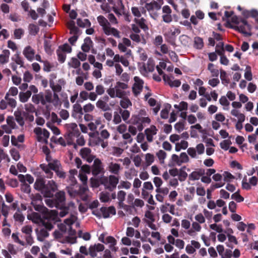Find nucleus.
Wrapping results in <instances>:
<instances>
[{"label": "nucleus", "mask_w": 258, "mask_h": 258, "mask_svg": "<svg viewBox=\"0 0 258 258\" xmlns=\"http://www.w3.org/2000/svg\"><path fill=\"white\" fill-rule=\"evenodd\" d=\"M41 213L42 214V216L38 213L33 212L27 215V218L35 224L45 227L49 230H52L58 219L56 211L50 210L46 213Z\"/></svg>", "instance_id": "1"}, {"label": "nucleus", "mask_w": 258, "mask_h": 258, "mask_svg": "<svg viewBox=\"0 0 258 258\" xmlns=\"http://www.w3.org/2000/svg\"><path fill=\"white\" fill-rule=\"evenodd\" d=\"M34 188L40 191L44 197L52 198L54 192L57 190V185L53 180L47 182L42 177L37 178L34 184Z\"/></svg>", "instance_id": "2"}, {"label": "nucleus", "mask_w": 258, "mask_h": 258, "mask_svg": "<svg viewBox=\"0 0 258 258\" xmlns=\"http://www.w3.org/2000/svg\"><path fill=\"white\" fill-rule=\"evenodd\" d=\"M231 21L235 25H232L228 23L227 25H229L230 28L244 34L245 36H250L251 35L250 32L251 27L246 20L244 19L239 20L236 16H234L231 18Z\"/></svg>", "instance_id": "3"}, {"label": "nucleus", "mask_w": 258, "mask_h": 258, "mask_svg": "<svg viewBox=\"0 0 258 258\" xmlns=\"http://www.w3.org/2000/svg\"><path fill=\"white\" fill-rule=\"evenodd\" d=\"M146 116V111L141 109L137 114L133 115L131 119V123L136 125L140 132L144 129L146 124H150L151 122V119Z\"/></svg>", "instance_id": "4"}, {"label": "nucleus", "mask_w": 258, "mask_h": 258, "mask_svg": "<svg viewBox=\"0 0 258 258\" xmlns=\"http://www.w3.org/2000/svg\"><path fill=\"white\" fill-rule=\"evenodd\" d=\"M100 182L105 189L112 191L116 187L119 182V178L114 175H110L108 177L103 176L100 179Z\"/></svg>", "instance_id": "5"}, {"label": "nucleus", "mask_w": 258, "mask_h": 258, "mask_svg": "<svg viewBox=\"0 0 258 258\" xmlns=\"http://www.w3.org/2000/svg\"><path fill=\"white\" fill-rule=\"evenodd\" d=\"M31 205L33 207L35 210L39 213H45L50 211L45 207L42 202V197L39 194L32 195L31 196Z\"/></svg>", "instance_id": "6"}, {"label": "nucleus", "mask_w": 258, "mask_h": 258, "mask_svg": "<svg viewBox=\"0 0 258 258\" xmlns=\"http://www.w3.org/2000/svg\"><path fill=\"white\" fill-rule=\"evenodd\" d=\"M91 173L94 176L104 174V167L101 160L99 159L96 158L94 159L93 164L91 166Z\"/></svg>", "instance_id": "7"}, {"label": "nucleus", "mask_w": 258, "mask_h": 258, "mask_svg": "<svg viewBox=\"0 0 258 258\" xmlns=\"http://www.w3.org/2000/svg\"><path fill=\"white\" fill-rule=\"evenodd\" d=\"M53 199L57 205V209H61L66 205L65 192L63 191L56 192Z\"/></svg>", "instance_id": "8"}, {"label": "nucleus", "mask_w": 258, "mask_h": 258, "mask_svg": "<svg viewBox=\"0 0 258 258\" xmlns=\"http://www.w3.org/2000/svg\"><path fill=\"white\" fill-rule=\"evenodd\" d=\"M135 84L133 87V92L135 96L138 95L142 91L144 82L140 77H134Z\"/></svg>", "instance_id": "9"}, {"label": "nucleus", "mask_w": 258, "mask_h": 258, "mask_svg": "<svg viewBox=\"0 0 258 258\" xmlns=\"http://www.w3.org/2000/svg\"><path fill=\"white\" fill-rule=\"evenodd\" d=\"M83 114V108L80 104L76 103L73 105L72 112V117L76 119H82Z\"/></svg>", "instance_id": "10"}, {"label": "nucleus", "mask_w": 258, "mask_h": 258, "mask_svg": "<svg viewBox=\"0 0 258 258\" xmlns=\"http://www.w3.org/2000/svg\"><path fill=\"white\" fill-rule=\"evenodd\" d=\"M163 21L166 23H170L172 21L171 16L172 10L169 6H164L162 8Z\"/></svg>", "instance_id": "11"}, {"label": "nucleus", "mask_w": 258, "mask_h": 258, "mask_svg": "<svg viewBox=\"0 0 258 258\" xmlns=\"http://www.w3.org/2000/svg\"><path fill=\"white\" fill-rule=\"evenodd\" d=\"M105 247L104 245L101 243L95 244L91 245L89 248V253L90 256L92 257H95L97 256V252H101L104 250Z\"/></svg>", "instance_id": "12"}, {"label": "nucleus", "mask_w": 258, "mask_h": 258, "mask_svg": "<svg viewBox=\"0 0 258 258\" xmlns=\"http://www.w3.org/2000/svg\"><path fill=\"white\" fill-rule=\"evenodd\" d=\"M213 36L216 42L215 48H233L232 45L229 44L226 45L224 47V42L222 41V36L220 34L213 32Z\"/></svg>", "instance_id": "13"}, {"label": "nucleus", "mask_w": 258, "mask_h": 258, "mask_svg": "<svg viewBox=\"0 0 258 258\" xmlns=\"http://www.w3.org/2000/svg\"><path fill=\"white\" fill-rule=\"evenodd\" d=\"M67 127L69 132V136L78 137L80 136V133L76 123L67 124Z\"/></svg>", "instance_id": "14"}, {"label": "nucleus", "mask_w": 258, "mask_h": 258, "mask_svg": "<svg viewBox=\"0 0 258 258\" xmlns=\"http://www.w3.org/2000/svg\"><path fill=\"white\" fill-rule=\"evenodd\" d=\"M102 217L106 219L110 217V215H115L116 214V210L114 206H110L108 208L102 207L101 208Z\"/></svg>", "instance_id": "15"}, {"label": "nucleus", "mask_w": 258, "mask_h": 258, "mask_svg": "<svg viewBox=\"0 0 258 258\" xmlns=\"http://www.w3.org/2000/svg\"><path fill=\"white\" fill-rule=\"evenodd\" d=\"M77 174V171L75 169H71L70 170V176L68 179V182L69 185L71 186H76V188L79 187L81 188V186L79 185L77 181L75 175Z\"/></svg>", "instance_id": "16"}, {"label": "nucleus", "mask_w": 258, "mask_h": 258, "mask_svg": "<svg viewBox=\"0 0 258 258\" xmlns=\"http://www.w3.org/2000/svg\"><path fill=\"white\" fill-rule=\"evenodd\" d=\"M48 231L49 230L47 229L45 227L40 228L39 230H38V229H36V233L37 234V240L39 241H43L45 238L49 236V233Z\"/></svg>", "instance_id": "17"}, {"label": "nucleus", "mask_w": 258, "mask_h": 258, "mask_svg": "<svg viewBox=\"0 0 258 258\" xmlns=\"http://www.w3.org/2000/svg\"><path fill=\"white\" fill-rule=\"evenodd\" d=\"M97 20L99 25L102 27L104 33H107L108 32L107 28L110 26L108 21L102 15L98 16Z\"/></svg>", "instance_id": "18"}, {"label": "nucleus", "mask_w": 258, "mask_h": 258, "mask_svg": "<svg viewBox=\"0 0 258 258\" xmlns=\"http://www.w3.org/2000/svg\"><path fill=\"white\" fill-rule=\"evenodd\" d=\"M72 49H57L56 54L57 59L60 63H63L66 59V53H69L72 52Z\"/></svg>", "instance_id": "19"}, {"label": "nucleus", "mask_w": 258, "mask_h": 258, "mask_svg": "<svg viewBox=\"0 0 258 258\" xmlns=\"http://www.w3.org/2000/svg\"><path fill=\"white\" fill-rule=\"evenodd\" d=\"M117 241L116 239L111 236H107L105 238V242L104 244H109V248L114 252H116L118 250V247H116Z\"/></svg>", "instance_id": "20"}, {"label": "nucleus", "mask_w": 258, "mask_h": 258, "mask_svg": "<svg viewBox=\"0 0 258 258\" xmlns=\"http://www.w3.org/2000/svg\"><path fill=\"white\" fill-rule=\"evenodd\" d=\"M121 169L120 165L118 163L111 162L108 166L109 171L114 175H118Z\"/></svg>", "instance_id": "21"}, {"label": "nucleus", "mask_w": 258, "mask_h": 258, "mask_svg": "<svg viewBox=\"0 0 258 258\" xmlns=\"http://www.w3.org/2000/svg\"><path fill=\"white\" fill-rule=\"evenodd\" d=\"M44 94L43 92H40L37 94H34L32 97V101L36 104H38L41 102L43 105H45V102L44 100Z\"/></svg>", "instance_id": "22"}, {"label": "nucleus", "mask_w": 258, "mask_h": 258, "mask_svg": "<svg viewBox=\"0 0 258 258\" xmlns=\"http://www.w3.org/2000/svg\"><path fill=\"white\" fill-rule=\"evenodd\" d=\"M24 111L17 110L14 112L15 119L18 123L21 126L24 125L25 121L24 120V116L23 115Z\"/></svg>", "instance_id": "23"}, {"label": "nucleus", "mask_w": 258, "mask_h": 258, "mask_svg": "<svg viewBox=\"0 0 258 258\" xmlns=\"http://www.w3.org/2000/svg\"><path fill=\"white\" fill-rule=\"evenodd\" d=\"M122 52H125V56H121L120 62L125 67H127L129 64L127 58L131 55V49H120Z\"/></svg>", "instance_id": "24"}, {"label": "nucleus", "mask_w": 258, "mask_h": 258, "mask_svg": "<svg viewBox=\"0 0 258 258\" xmlns=\"http://www.w3.org/2000/svg\"><path fill=\"white\" fill-rule=\"evenodd\" d=\"M67 190L69 195L71 197H75L81 194V189L79 187L76 188V186H68L66 187Z\"/></svg>", "instance_id": "25"}, {"label": "nucleus", "mask_w": 258, "mask_h": 258, "mask_svg": "<svg viewBox=\"0 0 258 258\" xmlns=\"http://www.w3.org/2000/svg\"><path fill=\"white\" fill-rule=\"evenodd\" d=\"M20 181L22 183H26L27 181L29 184H31L34 182V178L29 174L24 175L23 174H19L18 175Z\"/></svg>", "instance_id": "26"}, {"label": "nucleus", "mask_w": 258, "mask_h": 258, "mask_svg": "<svg viewBox=\"0 0 258 258\" xmlns=\"http://www.w3.org/2000/svg\"><path fill=\"white\" fill-rule=\"evenodd\" d=\"M216 52L219 54L221 55L220 57V62L224 65H227L229 62V60L225 56L222 55L225 50L232 52L234 49H215Z\"/></svg>", "instance_id": "27"}, {"label": "nucleus", "mask_w": 258, "mask_h": 258, "mask_svg": "<svg viewBox=\"0 0 258 258\" xmlns=\"http://www.w3.org/2000/svg\"><path fill=\"white\" fill-rule=\"evenodd\" d=\"M40 167L45 172L47 178H51L52 177L53 173L47 164H41L40 165Z\"/></svg>", "instance_id": "28"}, {"label": "nucleus", "mask_w": 258, "mask_h": 258, "mask_svg": "<svg viewBox=\"0 0 258 258\" xmlns=\"http://www.w3.org/2000/svg\"><path fill=\"white\" fill-rule=\"evenodd\" d=\"M10 54L9 49H4L3 53L0 54V63L3 64L8 62Z\"/></svg>", "instance_id": "29"}, {"label": "nucleus", "mask_w": 258, "mask_h": 258, "mask_svg": "<svg viewBox=\"0 0 258 258\" xmlns=\"http://www.w3.org/2000/svg\"><path fill=\"white\" fill-rule=\"evenodd\" d=\"M96 106L97 108L101 109L104 111H106L110 109L108 104L100 99L96 102Z\"/></svg>", "instance_id": "30"}, {"label": "nucleus", "mask_w": 258, "mask_h": 258, "mask_svg": "<svg viewBox=\"0 0 258 258\" xmlns=\"http://www.w3.org/2000/svg\"><path fill=\"white\" fill-rule=\"evenodd\" d=\"M119 104L123 109H126L132 105V102L127 97H123L120 101Z\"/></svg>", "instance_id": "31"}, {"label": "nucleus", "mask_w": 258, "mask_h": 258, "mask_svg": "<svg viewBox=\"0 0 258 258\" xmlns=\"http://www.w3.org/2000/svg\"><path fill=\"white\" fill-rule=\"evenodd\" d=\"M118 111H119V113H120L121 118H122L123 120L126 123H128V121L127 120L130 116V111L126 109L123 110L120 108H119Z\"/></svg>", "instance_id": "32"}, {"label": "nucleus", "mask_w": 258, "mask_h": 258, "mask_svg": "<svg viewBox=\"0 0 258 258\" xmlns=\"http://www.w3.org/2000/svg\"><path fill=\"white\" fill-rule=\"evenodd\" d=\"M5 100L7 101L8 105L12 108H15L17 105V102L15 98L10 97L9 96V93H7L5 97Z\"/></svg>", "instance_id": "33"}, {"label": "nucleus", "mask_w": 258, "mask_h": 258, "mask_svg": "<svg viewBox=\"0 0 258 258\" xmlns=\"http://www.w3.org/2000/svg\"><path fill=\"white\" fill-rule=\"evenodd\" d=\"M180 33V30L174 27H171L168 32L166 34L167 36H169L172 38H174L177 35Z\"/></svg>", "instance_id": "34"}, {"label": "nucleus", "mask_w": 258, "mask_h": 258, "mask_svg": "<svg viewBox=\"0 0 258 258\" xmlns=\"http://www.w3.org/2000/svg\"><path fill=\"white\" fill-rule=\"evenodd\" d=\"M185 166L182 167L178 172V180L180 181H184L187 177V173L185 171Z\"/></svg>", "instance_id": "35"}, {"label": "nucleus", "mask_w": 258, "mask_h": 258, "mask_svg": "<svg viewBox=\"0 0 258 258\" xmlns=\"http://www.w3.org/2000/svg\"><path fill=\"white\" fill-rule=\"evenodd\" d=\"M47 165L50 167L51 170L54 172L61 166L60 162L57 160H54L52 162L48 163Z\"/></svg>", "instance_id": "36"}, {"label": "nucleus", "mask_w": 258, "mask_h": 258, "mask_svg": "<svg viewBox=\"0 0 258 258\" xmlns=\"http://www.w3.org/2000/svg\"><path fill=\"white\" fill-rule=\"evenodd\" d=\"M220 79L222 81V83L225 86L229 83L230 80L228 78V76L226 72L225 71L221 70L220 71Z\"/></svg>", "instance_id": "37"}, {"label": "nucleus", "mask_w": 258, "mask_h": 258, "mask_svg": "<svg viewBox=\"0 0 258 258\" xmlns=\"http://www.w3.org/2000/svg\"><path fill=\"white\" fill-rule=\"evenodd\" d=\"M203 174L204 171H193L189 175L188 178L190 180H198Z\"/></svg>", "instance_id": "38"}, {"label": "nucleus", "mask_w": 258, "mask_h": 258, "mask_svg": "<svg viewBox=\"0 0 258 258\" xmlns=\"http://www.w3.org/2000/svg\"><path fill=\"white\" fill-rule=\"evenodd\" d=\"M245 79L248 81H250L252 79V74L250 66H246L244 75Z\"/></svg>", "instance_id": "39"}, {"label": "nucleus", "mask_w": 258, "mask_h": 258, "mask_svg": "<svg viewBox=\"0 0 258 258\" xmlns=\"http://www.w3.org/2000/svg\"><path fill=\"white\" fill-rule=\"evenodd\" d=\"M35 52L33 49H24L23 54L29 60L34 59Z\"/></svg>", "instance_id": "40"}, {"label": "nucleus", "mask_w": 258, "mask_h": 258, "mask_svg": "<svg viewBox=\"0 0 258 258\" xmlns=\"http://www.w3.org/2000/svg\"><path fill=\"white\" fill-rule=\"evenodd\" d=\"M99 197L101 202L107 203L110 201V194L108 192L102 191L100 193Z\"/></svg>", "instance_id": "41"}, {"label": "nucleus", "mask_w": 258, "mask_h": 258, "mask_svg": "<svg viewBox=\"0 0 258 258\" xmlns=\"http://www.w3.org/2000/svg\"><path fill=\"white\" fill-rule=\"evenodd\" d=\"M5 183L7 185L13 188L17 187L19 185L18 180L15 178H8L6 180Z\"/></svg>", "instance_id": "42"}, {"label": "nucleus", "mask_w": 258, "mask_h": 258, "mask_svg": "<svg viewBox=\"0 0 258 258\" xmlns=\"http://www.w3.org/2000/svg\"><path fill=\"white\" fill-rule=\"evenodd\" d=\"M29 33L32 35H36L39 31V28L34 24H30L29 25Z\"/></svg>", "instance_id": "43"}, {"label": "nucleus", "mask_w": 258, "mask_h": 258, "mask_svg": "<svg viewBox=\"0 0 258 258\" xmlns=\"http://www.w3.org/2000/svg\"><path fill=\"white\" fill-rule=\"evenodd\" d=\"M107 30L108 32L107 33H105L107 35H112L115 37L119 38V32L115 28H112L110 26L107 28Z\"/></svg>", "instance_id": "44"}, {"label": "nucleus", "mask_w": 258, "mask_h": 258, "mask_svg": "<svg viewBox=\"0 0 258 258\" xmlns=\"http://www.w3.org/2000/svg\"><path fill=\"white\" fill-rule=\"evenodd\" d=\"M10 210V207L7 206L4 202H3V203H2V210L1 212L3 214V215L5 217V221H6V218H7L8 214H9V211Z\"/></svg>", "instance_id": "45"}, {"label": "nucleus", "mask_w": 258, "mask_h": 258, "mask_svg": "<svg viewBox=\"0 0 258 258\" xmlns=\"http://www.w3.org/2000/svg\"><path fill=\"white\" fill-rule=\"evenodd\" d=\"M80 154L82 158L84 159L91 154V150L89 148H83L80 150Z\"/></svg>", "instance_id": "46"}, {"label": "nucleus", "mask_w": 258, "mask_h": 258, "mask_svg": "<svg viewBox=\"0 0 258 258\" xmlns=\"http://www.w3.org/2000/svg\"><path fill=\"white\" fill-rule=\"evenodd\" d=\"M68 65L73 68L77 69L80 66L81 63L77 58L75 57H72L71 61L68 63Z\"/></svg>", "instance_id": "47"}, {"label": "nucleus", "mask_w": 258, "mask_h": 258, "mask_svg": "<svg viewBox=\"0 0 258 258\" xmlns=\"http://www.w3.org/2000/svg\"><path fill=\"white\" fill-rule=\"evenodd\" d=\"M146 64L148 73L152 72L154 71L155 68V63L153 59L149 58Z\"/></svg>", "instance_id": "48"}, {"label": "nucleus", "mask_w": 258, "mask_h": 258, "mask_svg": "<svg viewBox=\"0 0 258 258\" xmlns=\"http://www.w3.org/2000/svg\"><path fill=\"white\" fill-rule=\"evenodd\" d=\"M231 144V141L230 140H225L220 143V145L222 149L227 151Z\"/></svg>", "instance_id": "49"}, {"label": "nucleus", "mask_w": 258, "mask_h": 258, "mask_svg": "<svg viewBox=\"0 0 258 258\" xmlns=\"http://www.w3.org/2000/svg\"><path fill=\"white\" fill-rule=\"evenodd\" d=\"M52 94L50 90H46L44 97V100L45 102V104L46 103H51L52 102Z\"/></svg>", "instance_id": "50"}, {"label": "nucleus", "mask_w": 258, "mask_h": 258, "mask_svg": "<svg viewBox=\"0 0 258 258\" xmlns=\"http://www.w3.org/2000/svg\"><path fill=\"white\" fill-rule=\"evenodd\" d=\"M14 218L16 221L22 223L25 219V217L20 212H17L14 214Z\"/></svg>", "instance_id": "51"}, {"label": "nucleus", "mask_w": 258, "mask_h": 258, "mask_svg": "<svg viewBox=\"0 0 258 258\" xmlns=\"http://www.w3.org/2000/svg\"><path fill=\"white\" fill-rule=\"evenodd\" d=\"M92 41L89 37L84 39V42L81 46V48H90L92 47Z\"/></svg>", "instance_id": "52"}, {"label": "nucleus", "mask_w": 258, "mask_h": 258, "mask_svg": "<svg viewBox=\"0 0 258 258\" xmlns=\"http://www.w3.org/2000/svg\"><path fill=\"white\" fill-rule=\"evenodd\" d=\"M113 121L116 124L119 123L121 121V116L120 113H119V111L114 112Z\"/></svg>", "instance_id": "53"}, {"label": "nucleus", "mask_w": 258, "mask_h": 258, "mask_svg": "<svg viewBox=\"0 0 258 258\" xmlns=\"http://www.w3.org/2000/svg\"><path fill=\"white\" fill-rule=\"evenodd\" d=\"M231 199L235 200L237 202L240 203L244 201V198L237 191L231 195Z\"/></svg>", "instance_id": "54"}, {"label": "nucleus", "mask_w": 258, "mask_h": 258, "mask_svg": "<svg viewBox=\"0 0 258 258\" xmlns=\"http://www.w3.org/2000/svg\"><path fill=\"white\" fill-rule=\"evenodd\" d=\"M194 42L197 48H202L204 47V42L202 38L200 37H195Z\"/></svg>", "instance_id": "55"}, {"label": "nucleus", "mask_w": 258, "mask_h": 258, "mask_svg": "<svg viewBox=\"0 0 258 258\" xmlns=\"http://www.w3.org/2000/svg\"><path fill=\"white\" fill-rule=\"evenodd\" d=\"M21 190L24 193L30 194L31 192V187L29 184L26 183H22L21 185Z\"/></svg>", "instance_id": "56"}, {"label": "nucleus", "mask_w": 258, "mask_h": 258, "mask_svg": "<svg viewBox=\"0 0 258 258\" xmlns=\"http://www.w3.org/2000/svg\"><path fill=\"white\" fill-rule=\"evenodd\" d=\"M83 111L85 113L90 112L93 111L95 108L94 105L91 103H89L83 106Z\"/></svg>", "instance_id": "57"}, {"label": "nucleus", "mask_w": 258, "mask_h": 258, "mask_svg": "<svg viewBox=\"0 0 258 258\" xmlns=\"http://www.w3.org/2000/svg\"><path fill=\"white\" fill-rule=\"evenodd\" d=\"M116 97L122 98L126 95L125 92L119 88H116L115 86Z\"/></svg>", "instance_id": "58"}, {"label": "nucleus", "mask_w": 258, "mask_h": 258, "mask_svg": "<svg viewBox=\"0 0 258 258\" xmlns=\"http://www.w3.org/2000/svg\"><path fill=\"white\" fill-rule=\"evenodd\" d=\"M208 69L212 73L213 76H218L219 75V71L218 70L214 68V64L212 63H209L208 66Z\"/></svg>", "instance_id": "59"}, {"label": "nucleus", "mask_w": 258, "mask_h": 258, "mask_svg": "<svg viewBox=\"0 0 258 258\" xmlns=\"http://www.w3.org/2000/svg\"><path fill=\"white\" fill-rule=\"evenodd\" d=\"M55 172L56 175L60 178L64 179L66 177V173L63 170L61 166Z\"/></svg>", "instance_id": "60"}, {"label": "nucleus", "mask_w": 258, "mask_h": 258, "mask_svg": "<svg viewBox=\"0 0 258 258\" xmlns=\"http://www.w3.org/2000/svg\"><path fill=\"white\" fill-rule=\"evenodd\" d=\"M180 163L179 164H181L182 163H187L189 161V158L185 152H182L180 155Z\"/></svg>", "instance_id": "61"}, {"label": "nucleus", "mask_w": 258, "mask_h": 258, "mask_svg": "<svg viewBox=\"0 0 258 258\" xmlns=\"http://www.w3.org/2000/svg\"><path fill=\"white\" fill-rule=\"evenodd\" d=\"M166 155H167L166 153L162 150H159L156 153V155H157V157L158 158L159 160L161 162H164V160L165 159V158L166 157Z\"/></svg>", "instance_id": "62"}, {"label": "nucleus", "mask_w": 258, "mask_h": 258, "mask_svg": "<svg viewBox=\"0 0 258 258\" xmlns=\"http://www.w3.org/2000/svg\"><path fill=\"white\" fill-rule=\"evenodd\" d=\"M21 231L23 233H25L26 235L32 234V226L30 225H26L22 228Z\"/></svg>", "instance_id": "63"}, {"label": "nucleus", "mask_w": 258, "mask_h": 258, "mask_svg": "<svg viewBox=\"0 0 258 258\" xmlns=\"http://www.w3.org/2000/svg\"><path fill=\"white\" fill-rule=\"evenodd\" d=\"M33 79L32 75L29 72L26 71L24 73L23 75V80L25 82H30Z\"/></svg>", "instance_id": "64"}]
</instances>
